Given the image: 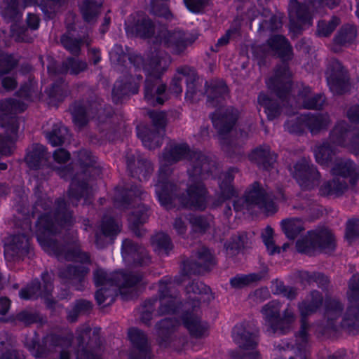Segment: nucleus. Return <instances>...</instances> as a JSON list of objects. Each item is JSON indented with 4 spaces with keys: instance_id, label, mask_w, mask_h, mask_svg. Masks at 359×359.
Instances as JSON below:
<instances>
[{
    "instance_id": "22",
    "label": "nucleus",
    "mask_w": 359,
    "mask_h": 359,
    "mask_svg": "<svg viewBox=\"0 0 359 359\" xmlns=\"http://www.w3.org/2000/svg\"><path fill=\"white\" fill-rule=\"evenodd\" d=\"M66 32L60 36V43L62 46L72 55L78 57L81 53L82 44L89 47L92 40L89 37V29L85 27L83 34H75L76 28L73 24H68Z\"/></svg>"
},
{
    "instance_id": "16",
    "label": "nucleus",
    "mask_w": 359,
    "mask_h": 359,
    "mask_svg": "<svg viewBox=\"0 0 359 359\" xmlns=\"http://www.w3.org/2000/svg\"><path fill=\"white\" fill-rule=\"evenodd\" d=\"M327 81L330 90L337 95H343L349 90V78L341 63L332 60L327 65Z\"/></svg>"
},
{
    "instance_id": "60",
    "label": "nucleus",
    "mask_w": 359,
    "mask_h": 359,
    "mask_svg": "<svg viewBox=\"0 0 359 359\" xmlns=\"http://www.w3.org/2000/svg\"><path fill=\"white\" fill-rule=\"evenodd\" d=\"M118 286L102 287L95 294L97 304L102 307L111 305L118 296Z\"/></svg>"
},
{
    "instance_id": "8",
    "label": "nucleus",
    "mask_w": 359,
    "mask_h": 359,
    "mask_svg": "<svg viewBox=\"0 0 359 359\" xmlns=\"http://www.w3.org/2000/svg\"><path fill=\"white\" fill-rule=\"evenodd\" d=\"M281 304L276 300H272L265 304L261 309L264 319L268 326L266 331L270 334H285L290 331L291 324L294 320L293 311L287 308L283 315L280 313Z\"/></svg>"
},
{
    "instance_id": "4",
    "label": "nucleus",
    "mask_w": 359,
    "mask_h": 359,
    "mask_svg": "<svg viewBox=\"0 0 359 359\" xmlns=\"http://www.w3.org/2000/svg\"><path fill=\"white\" fill-rule=\"evenodd\" d=\"M205 86L208 107L217 108L210 115V117L218 134L220 136L226 135L235 126L238 118V111L233 107L221 109L228 95V88L223 81L205 82Z\"/></svg>"
},
{
    "instance_id": "39",
    "label": "nucleus",
    "mask_w": 359,
    "mask_h": 359,
    "mask_svg": "<svg viewBox=\"0 0 359 359\" xmlns=\"http://www.w3.org/2000/svg\"><path fill=\"white\" fill-rule=\"evenodd\" d=\"M88 272L89 269L84 266L68 264L59 269L58 276L65 284L77 285L82 283Z\"/></svg>"
},
{
    "instance_id": "11",
    "label": "nucleus",
    "mask_w": 359,
    "mask_h": 359,
    "mask_svg": "<svg viewBox=\"0 0 359 359\" xmlns=\"http://www.w3.org/2000/svg\"><path fill=\"white\" fill-rule=\"evenodd\" d=\"M78 348L76 359H102L97 353L102 341L100 336V329L92 330L90 327L82 330L76 337Z\"/></svg>"
},
{
    "instance_id": "14",
    "label": "nucleus",
    "mask_w": 359,
    "mask_h": 359,
    "mask_svg": "<svg viewBox=\"0 0 359 359\" xmlns=\"http://www.w3.org/2000/svg\"><path fill=\"white\" fill-rule=\"evenodd\" d=\"M245 194L251 208L256 206L271 214L277 211V207L273 201L274 195L268 188H264L259 182H255Z\"/></svg>"
},
{
    "instance_id": "5",
    "label": "nucleus",
    "mask_w": 359,
    "mask_h": 359,
    "mask_svg": "<svg viewBox=\"0 0 359 359\" xmlns=\"http://www.w3.org/2000/svg\"><path fill=\"white\" fill-rule=\"evenodd\" d=\"M162 158L165 164L159 170V180L158 182H167L165 180L171 172L169 165L184 159L189 161L188 169L194 168L196 163L195 159L198 162L199 168H204L205 165L208 167L210 165V163H213V164L218 163L214 156L206 155L201 151H191L188 144L177 143L175 141H170L164 148Z\"/></svg>"
},
{
    "instance_id": "18",
    "label": "nucleus",
    "mask_w": 359,
    "mask_h": 359,
    "mask_svg": "<svg viewBox=\"0 0 359 359\" xmlns=\"http://www.w3.org/2000/svg\"><path fill=\"white\" fill-rule=\"evenodd\" d=\"M167 86L160 75H147L144 81V98L153 107L163 105L168 100Z\"/></svg>"
},
{
    "instance_id": "31",
    "label": "nucleus",
    "mask_w": 359,
    "mask_h": 359,
    "mask_svg": "<svg viewBox=\"0 0 359 359\" xmlns=\"http://www.w3.org/2000/svg\"><path fill=\"white\" fill-rule=\"evenodd\" d=\"M120 231L118 222L111 217L104 216L100 224V233L95 235L97 248H103L109 243H111Z\"/></svg>"
},
{
    "instance_id": "56",
    "label": "nucleus",
    "mask_w": 359,
    "mask_h": 359,
    "mask_svg": "<svg viewBox=\"0 0 359 359\" xmlns=\"http://www.w3.org/2000/svg\"><path fill=\"white\" fill-rule=\"evenodd\" d=\"M73 121L79 127L85 126L90 118L83 99L74 102L69 107Z\"/></svg>"
},
{
    "instance_id": "36",
    "label": "nucleus",
    "mask_w": 359,
    "mask_h": 359,
    "mask_svg": "<svg viewBox=\"0 0 359 359\" xmlns=\"http://www.w3.org/2000/svg\"><path fill=\"white\" fill-rule=\"evenodd\" d=\"M77 158L81 170L80 173L83 174L86 182H88L90 178L101 174V168L96 165V157L92 155L91 151L86 149L80 150L77 153Z\"/></svg>"
},
{
    "instance_id": "6",
    "label": "nucleus",
    "mask_w": 359,
    "mask_h": 359,
    "mask_svg": "<svg viewBox=\"0 0 359 359\" xmlns=\"http://www.w3.org/2000/svg\"><path fill=\"white\" fill-rule=\"evenodd\" d=\"M26 108L23 102L14 98L0 101V126L5 128V134H0V156L13 154L18 137L19 118L16 114Z\"/></svg>"
},
{
    "instance_id": "48",
    "label": "nucleus",
    "mask_w": 359,
    "mask_h": 359,
    "mask_svg": "<svg viewBox=\"0 0 359 359\" xmlns=\"http://www.w3.org/2000/svg\"><path fill=\"white\" fill-rule=\"evenodd\" d=\"M299 278L302 283L309 285L316 283V285L323 291H328L332 287L330 278L322 272L302 271L299 275Z\"/></svg>"
},
{
    "instance_id": "28",
    "label": "nucleus",
    "mask_w": 359,
    "mask_h": 359,
    "mask_svg": "<svg viewBox=\"0 0 359 359\" xmlns=\"http://www.w3.org/2000/svg\"><path fill=\"white\" fill-rule=\"evenodd\" d=\"M277 156L269 145L263 144L252 149L248 157L259 169L269 171L274 168Z\"/></svg>"
},
{
    "instance_id": "25",
    "label": "nucleus",
    "mask_w": 359,
    "mask_h": 359,
    "mask_svg": "<svg viewBox=\"0 0 359 359\" xmlns=\"http://www.w3.org/2000/svg\"><path fill=\"white\" fill-rule=\"evenodd\" d=\"M344 310V304L339 299L326 297L324 302V318L326 324L324 327V332H337L339 327L338 320L341 317Z\"/></svg>"
},
{
    "instance_id": "63",
    "label": "nucleus",
    "mask_w": 359,
    "mask_h": 359,
    "mask_svg": "<svg viewBox=\"0 0 359 359\" xmlns=\"http://www.w3.org/2000/svg\"><path fill=\"white\" fill-rule=\"evenodd\" d=\"M182 72L185 74L184 82L187 84L186 98L194 100L197 93L198 76L194 69L184 67Z\"/></svg>"
},
{
    "instance_id": "1",
    "label": "nucleus",
    "mask_w": 359,
    "mask_h": 359,
    "mask_svg": "<svg viewBox=\"0 0 359 359\" xmlns=\"http://www.w3.org/2000/svg\"><path fill=\"white\" fill-rule=\"evenodd\" d=\"M74 222L73 212L68 208L65 200L57 198L53 217L50 213H46L41 215L36 222L37 241L45 250L53 252L58 259L90 263V255L81 250L76 240L63 245L51 237L59 231V227L69 228Z\"/></svg>"
},
{
    "instance_id": "9",
    "label": "nucleus",
    "mask_w": 359,
    "mask_h": 359,
    "mask_svg": "<svg viewBox=\"0 0 359 359\" xmlns=\"http://www.w3.org/2000/svg\"><path fill=\"white\" fill-rule=\"evenodd\" d=\"M297 251L310 256L316 251L331 253L335 250L336 242L334 235L327 228L316 229L309 232V236L296 243Z\"/></svg>"
},
{
    "instance_id": "2",
    "label": "nucleus",
    "mask_w": 359,
    "mask_h": 359,
    "mask_svg": "<svg viewBox=\"0 0 359 359\" xmlns=\"http://www.w3.org/2000/svg\"><path fill=\"white\" fill-rule=\"evenodd\" d=\"M192 169H188L189 185L185 193H180L179 187L170 182H158L156 187V194L161 205L166 209L175 207V201L178 199L180 204L185 208L195 210H204L207 207L208 191L203 183L210 177L215 178L220 173L219 163L210 165H205L204 168L198 167V162Z\"/></svg>"
},
{
    "instance_id": "64",
    "label": "nucleus",
    "mask_w": 359,
    "mask_h": 359,
    "mask_svg": "<svg viewBox=\"0 0 359 359\" xmlns=\"http://www.w3.org/2000/svg\"><path fill=\"white\" fill-rule=\"evenodd\" d=\"M68 92L67 83L62 77L58 78L50 86L47 90V94L54 101H62L67 96Z\"/></svg>"
},
{
    "instance_id": "23",
    "label": "nucleus",
    "mask_w": 359,
    "mask_h": 359,
    "mask_svg": "<svg viewBox=\"0 0 359 359\" xmlns=\"http://www.w3.org/2000/svg\"><path fill=\"white\" fill-rule=\"evenodd\" d=\"M131 18L132 21L125 23V29L128 36L146 39L154 35L155 25L148 16L137 14Z\"/></svg>"
},
{
    "instance_id": "62",
    "label": "nucleus",
    "mask_w": 359,
    "mask_h": 359,
    "mask_svg": "<svg viewBox=\"0 0 359 359\" xmlns=\"http://www.w3.org/2000/svg\"><path fill=\"white\" fill-rule=\"evenodd\" d=\"M281 226L285 236L290 240H294L304 229L302 220L299 218L283 219Z\"/></svg>"
},
{
    "instance_id": "55",
    "label": "nucleus",
    "mask_w": 359,
    "mask_h": 359,
    "mask_svg": "<svg viewBox=\"0 0 359 359\" xmlns=\"http://www.w3.org/2000/svg\"><path fill=\"white\" fill-rule=\"evenodd\" d=\"M336 152V147L328 140L323 141L321 144L316 145L314 149L316 160L321 165H327L331 163Z\"/></svg>"
},
{
    "instance_id": "21",
    "label": "nucleus",
    "mask_w": 359,
    "mask_h": 359,
    "mask_svg": "<svg viewBox=\"0 0 359 359\" xmlns=\"http://www.w3.org/2000/svg\"><path fill=\"white\" fill-rule=\"evenodd\" d=\"M231 336L239 348L254 350L258 344L259 330L252 323L243 322L233 328Z\"/></svg>"
},
{
    "instance_id": "58",
    "label": "nucleus",
    "mask_w": 359,
    "mask_h": 359,
    "mask_svg": "<svg viewBox=\"0 0 359 359\" xmlns=\"http://www.w3.org/2000/svg\"><path fill=\"white\" fill-rule=\"evenodd\" d=\"M348 133V124L345 121L338 122L330 131L328 141L333 145L346 147L348 148L350 144V142L348 144L346 143Z\"/></svg>"
},
{
    "instance_id": "46",
    "label": "nucleus",
    "mask_w": 359,
    "mask_h": 359,
    "mask_svg": "<svg viewBox=\"0 0 359 359\" xmlns=\"http://www.w3.org/2000/svg\"><path fill=\"white\" fill-rule=\"evenodd\" d=\"M183 324L190 334L196 338L203 336L207 327L201 322L200 317L193 311H186L182 317Z\"/></svg>"
},
{
    "instance_id": "57",
    "label": "nucleus",
    "mask_w": 359,
    "mask_h": 359,
    "mask_svg": "<svg viewBox=\"0 0 359 359\" xmlns=\"http://www.w3.org/2000/svg\"><path fill=\"white\" fill-rule=\"evenodd\" d=\"M357 36V29L353 25L346 24L341 27L334 37V43L346 46L354 42Z\"/></svg>"
},
{
    "instance_id": "12",
    "label": "nucleus",
    "mask_w": 359,
    "mask_h": 359,
    "mask_svg": "<svg viewBox=\"0 0 359 359\" xmlns=\"http://www.w3.org/2000/svg\"><path fill=\"white\" fill-rule=\"evenodd\" d=\"M158 36L161 39L156 38V41L163 42L172 54L177 55L184 54L187 47L192 45L197 39V36L180 29L161 31Z\"/></svg>"
},
{
    "instance_id": "3",
    "label": "nucleus",
    "mask_w": 359,
    "mask_h": 359,
    "mask_svg": "<svg viewBox=\"0 0 359 359\" xmlns=\"http://www.w3.org/2000/svg\"><path fill=\"white\" fill-rule=\"evenodd\" d=\"M271 54L281 62L274 69V75L266 81L269 89L283 102L287 100L292 89V73L288 62L292 59V47L282 35H273L267 40Z\"/></svg>"
},
{
    "instance_id": "15",
    "label": "nucleus",
    "mask_w": 359,
    "mask_h": 359,
    "mask_svg": "<svg viewBox=\"0 0 359 359\" xmlns=\"http://www.w3.org/2000/svg\"><path fill=\"white\" fill-rule=\"evenodd\" d=\"M43 287L38 280H33L26 287L22 288L19 292L20 298L23 299H36L38 297L50 296L53 290V275L47 271L41 274ZM46 303L48 307H53L55 302L46 298Z\"/></svg>"
},
{
    "instance_id": "33",
    "label": "nucleus",
    "mask_w": 359,
    "mask_h": 359,
    "mask_svg": "<svg viewBox=\"0 0 359 359\" xmlns=\"http://www.w3.org/2000/svg\"><path fill=\"white\" fill-rule=\"evenodd\" d=\"M4 6L0 13L6 22H14L11 26V31L14 35L15 33L20 34H25L27 28L19 27L18 29L17 22L22 19V13L20 8L19 0H4Z\"/></svg>"
},
{
    "instance_id": "50",
    "label": "nucleus",
    "mask_w": 359,
    "mask_h": 359,
    "mask_svg": "<svg viewBox=\"0 0 359 359\" xmlns=\"http://www.w3.org/2000/svg\"><path fill=\"white\" fill-rule=\"evenodd\" d=\"M348 189V184L344 179L334 177L323 183L320 188V193L324 196L337 198L342 196Z\"/></svg>"
},
{
    "instance_id": "20",
    "label": "nucleus",
    "mask_w": 359,
    "mask_h": 359,
    "mask_svg": "<svg viewBox=\"0 0 359 359\" xmlns=\"http://www.w3.org/2000/svg\"><path fill=\"white\" fill-rule=\"evenodd\" d=\"M121 255L125 262L135 266H147L151 263V257L144 246L129 238L122 242Z\"/></svg>"
},
{
    "instance_id": "47",
    "label": "nucleus",
    "mask_w": 359,
    "mask_h": 359,
    "mask_svg": "<svg viewBox=\"0 0 359 359\" xmlns=\"http://www.w3.org/2000/svg\"><path fill=\"white\" fill-rule=\"evenodd\" d=\"M306 128L309 130L312 135H316L322 130H325L330 125L331 121L328 114H308L304 115Z\"/></svg>"
},
{
    "instance_id": "52",
    "label": "nucleus",
    "mask_w": 359,
    "mask_h": 359,
    "mask_svg": "<svg viewBox=\"0 0 359 359\" xmlns=\"http://www.w3.org/2000/svg\"><path fill=\"white\" fill-rule=\"evenodd\" d=\"M83 99L88 108L87 111H88L90 118L96 116L98 118L100 115L107 112V107H111L110 106H107L104 100L92 91H89L88 95L83 97Z\"/></svg>"
},
{
    "instance_id": "53",
    "label": "nucleus",
    "mask_w": 359,
    "mask_h": 359,
    "mask_svg": "<svg viewBox=\"0 0 359 359\" xmlns=\"http://www.w3.org/2000/svg\"><path fill=\"white\" fill-rule=\"evenodd\" d=\"M69 129L61 123L54 124L51 130L46 133V137L53 147L64 144L69 140Z\"/></svg>"
},
{
    "instance_id": "35",
    "label": "nucleus",
    "mask_w": 359,
    "mask_h": 359,
    "mask_svg": "<svg viewBox=\"0 0 359 359\" xmlns=\"http://www.w3.org/2000/svg\"><path fill=\"white\" fill-rule=\"evenodd\" d=\"M124 79L118 80L112 89V99L116 104L122 102V100L131 94H136L139 90V84L133 79L131 73L126 74Z\"/></svg>"
},
{
    "instance_id": "27",
    "label": "nucleus",
    "mask_w": 359,
    "mask_h": 359,
    "mask_svg": "<svg viewBox=\"0 0 359 359\" xmlns=\"http://www.w3.org/2000/svg\"><path fill=\"white\" fill-rule=\"evenodd\" d=\"M307 324L302 323V327L295 334L294 344L290 346L287 344V350L283 347H279V350H283L285 352V356L287 359H307L309 348V334L306 332Z\"/></svg>"
},
{
    "instance_id": "13",
    "label": "nucleus",
    "mask_w": 359,
    "mask_h": 359,
    "mask_svg": "<svg viewBox=\"0 0 359 359\" xmlns=\"http://www.w3.org/2000/svg\"><path fill=\"white\" fill-rule=\"evenodd\" d=\"M215 264L210 250L204 246L199 248L190 257L184 259L180 264L183 272L190 278L199 276L210 270Z\"/></svg>"
},
{
    "instance_id": "7",
    "label": "nucleus",
    "mask_w": 359,
    "mask_h": 359,
    "mask_svg": "<svg viewBox=\"0 0 359 359\" xmlns=\"http://www.w3.org/2000/svg\"><path fill=\"white\" fill-rule=\"evenodd\" d=\"M57 175L65 180L72 179L69 188L67 191L68 201L73 206L76 207L79 202L83 199V205H90L93 201L92 187L83 177V174L76 172L74 174L72 167L67 166L55 167L50 166Z\"/></svg>"
},
{
    "instance_id": "10",
    "label": "nucleus",
    "mask_w": 359,
    "mask_h": 359,
    "mask_svg": "<svg viewBox=\"0 0 359 359\" xmlns=\"http://www.w3.org/2000/svg\"><path fill=\"white\" fill-rule=\"evenodd\" d=\"M95 285L102 287L118 286L119 289L132 287L142 280V274L137 272L125 273L116 271L107 273L104 269L97 268L93 271Z\"/></svg>"
},
{
    "instance_id": "59",
    "label": "nucleus",
    "mask_w": 359,
    "mask_h": 359,
    "mask_svg": "<svg viewBox=\"0 0 359 359\" xmlns=\"http://www.w3.org/2000/svg\"><path fill=\"white\" fill-rule=\"evenodd\" d=\"M357 167L353 161L348 158H338L332 168V172L335 176L344 178L356 175Z\"/></svg>"
},
{
    "instance_id": "45",
    "label": "nucleus",
    "mask_w": 359,
    "mask_h": 359,
    "mask_svg": "<svg viewBox=\"0 0 359 359\" xmlns=\"http://www.w3.org/2000/svg\"><path fill=\"white\" fill-rule=\"evenodd\" d=\"M268 266L262 264L260 271L248 275L236 276L230 280V284L233 288L241 289L265 279L268 276Z\"/></svg>"
},
{
    "instance_id": "24",
    "label": "nucleus",
    "mask_w": 359,
    "mask_h": 359,
    "mask_svg": "<svg viewBox=\"0 0 359 359\" xmlns=\"http://www.w3.org/2000/svg\"><path fill=\"white\" fill-rule=\"evenodd\" d=\"M128 336L133 345V350L130 353V359H151L148 338L142 330L131 327L128 330Z\"/></svg>"
},
{
    "instance_id": "49",
    "label": "nucleus",
    "mask_w": 359,
    "mask_h": 359,
    "mask_svg": "<svg viewBox=\"0 0 359 359\" xmlns=\"http://www.w3.org/2000/svg\"><path fill=\"white\" fill-rule=\"evenodd\" d=\"M185 292L188 295V302L191 304L193 311H195L196 308H199L201 300L198 297H191V294L198 295L208 294L211 292V289L203 282L194 279L187 285Z\"/></svg>"
},
{
    "instance_id": "29",
    "label": "nucleus",
    "mask_w": 359,
    "mask_h": 359,
    "mask_svg": "<svg viewBox=\"0 0 359 359\" xmlns=\"http://www.w3.org/2000/svg\"><path fill=\"white\" fill-rule=\"evenodd\" d=\"M238 171L237 168L231 167L224 175V178L219 184V193L217 198L213 201L212 206L219 207L225 201L238 196V192L232 184L234 174Z\"/></svg>"
},
{
    "instance_id": "34",
    "label": "nucleus",
    "mask_w": 359,
    "mask_h": 359,
    "mask_svg": "<svg viewBox=\"0 0 359 359\" xmlns=\"http://www.w3.org/2000/svg\"><path fill=\"white\" fill-rule=\"evenodd\" d=\"M290 22L297 30L302 29L300 24H306L311 19L310 6L306 3H299L297 0H291L289 7Z\"/></svg>"
},
{
    "instance_id": "51",
    "label": "nucleus",
    "mask_w": 359,
    "mask_h": 359,
    "mask_svg": "<svg viewBox=\"0 0 359 359\" xmlns=\"http://www.w3.org/2000/svg\"><path fill=\"white\" fill-rule=\"evenodd\" d=\"M259 104L264 109V112L269 121L277 118L282 112V106L280 102L268 95L260 93L257 97Z\"/></svg>"
},
{
    "instance_id": "43",
    "label": "nucleus",
    "mask_w": 359,
    "mask_h": 359,
    "mask_svg": "<svg viewBox=\"0 0 359 359\" xmlns=\"http://www.w3.org/2000/svg\"><path fill=\"white\" fill-rule=\"evenodd\" d=\"M145 192L136 185L124 187L114 197L115 205L118 208H129L134 198H144Z\"/></svg>"
},
{
    "instance_id": "41",
    "label": "nucleus",
    "mask_w": 359,
    "mask_h": 359,
    "mask_svg": "<svg viewBox=\"0 0 359 359\" xmlns=\"http://www.w3.org/2000/svg\"><path fill=\"white\" fill-rule=\"evenodd\" d=\"M178 325V320L174 317L165 318L155 325L158 341L161 346H168L170 337Z\"/></svg>"
},
{
    "instance_id": "54",
    "label": "nucleus",
    "mask_w": 359,
    "mask_h": 359,
    "mask_svg": "<svg viewBox=\"0 0 359 359\" xmlns=\"http://www.w3.org/2000/svg\"><path fill=\"white\" fill-rule=\"evenodd\" d=\"M137 135L146 147L154 149L161 145L164 133L149 127H144Z\"/></svg>"
},
{
    "instance_id": "42",
    "label": "nucleus",
    "mask_w": 359,
    "mask_h": 359,
    "mask_svg": "<svg viewBox=\"0 0 359 359\" xmlns=\"http://www.w3.org/2000/svg\"><path fill=\"white\" fill-rule=\"evenodd\" d=\"M339 327L350 334L359 333V305L348 304Z\"/></svg>"
},
{
    "instance_id": "61",
    "label": "nucleus",
    "mask_w": 359,
    "mask_h": 359,
    "mask_svg": "<svg viewBox=\"0 0 359 359\" xmlns=\"http://www.w3.org/2000/svg\"><path fill=\"white\" fill-rule=\"evenodd\" d=\"M250 242L246 232L243 231L233 235L229 241L225 244L227 251L232 255L238 254L241 250L249 248Z\"/></svg>"
},
{
    "instance_id": "19",
    "label": "nucleus",
    "mask_w": 359,
    "mask_h": 359,
    "mask_svg": "<svg viewBox=\"0 0 359 359\" xmlns=\"http://www.w3.org/2000/svg\"><path fill=\"white\" fill-rule=\"evenodd\" d=\"M28 233L13 235L4 245V255L8 261L33 256Z\"/></svg>"
},
{
    "instance_id": "30",
    "label": "nucleus",
    "mask_w": 359,
    "mask_h": 359,
    "mask_svg": "<svg viewBox=\"0 0 359 359\" xmlns=\"http://www.w3.org/2000/svg\"><path fill=\"white\" fill-rule=\"evenodd\" d=\"M282 18L280 15H275L267 8H262L251 20V25L258 26L259 32H272L281 28Z\"/></svg>"
},
{
    "instance_id": "37",
    "label": "nucleus",
    "mask_w": 359,
    "mask_h": 359,
    "mask_svg": "<svg viewBox=\"0 0 359 359\" xmlns=\"http://www.w3.org/2000/svg\"><path fill=\"white\" fill-rule=\"evenodd\" d=\"M118 118L114 115L111 107L107 108V112L97 118V127L102 137L109 141L113 140L118 130Z\"/></svg>"
},
{
    "instance_id": "44",
    "label": "nucleus",
    "mask_w": 359,
    "mask_h": 359,
    "mask_svg": "<svg viewBox=\"0 0 359 359\" xmlns=\"http://www.w3.org/2000/svg\"><path fill=\"white\" fill-rule=\"evenodd\" d=\"M79 7L83 20L94 24L100 14L102 2L100 0H79Z\"/></svg>"
},
{
    "instance_id": "40",
    "label": "nucleus",
    "mask_w": 359,
    "mask_h": 359,
    "mask_svg": "<svg viewBox=\"0 0 359 359\" xmlns=\"http://www.w3.org/2000/svg\"><path fill=\"white\" fill-rule=\"evenodd\" d=\"M163 53L157 47L151 48L146 60L145 72L147 75H160L166 69V61Z\"/></svg>"
},
{
    "instance_id": "26",
    "label": "nucleus",
    "mask_w": 359,
    "mask_h": 359,
    "mask_svg": "<svg viewBox=\"0 0 359 359\" xmlns=\"http://www.w3.org/2000/svg\"><path fill=\"white\" fill-rule=\"evenodd\" d=\"M126 161L130 175L140 181L146 180L154 170L151 163L139 154L135 155L128 152L126 155Z\"/></svg>"
},
{
    "instance_id": "38",
    "label": "nucleus",
    "mask_w": 359,
    "mask_h": 359,
    "mask_svg": "<svg viewBox=\"0 0 359 359\" xmlns=\"http://www.w3.org/2000/svg\"><path fill=\"white\" fill-rule=\"evenodd\" d=\"M149 207L143 203H140L131 212L128 218L129 226L133 233L138 238L142 237L146 230L141 228L149 218Z\"/></svg>"
},
{
    "instance_id": "32",
    "label": "nucleus",
    "mask_w": 359,
    "mask_h": 359,
    "mask_svg": "<svg viewBox=\"0 0 359 359\" xmlns=\"http://www.w3.org/2000/svg\"><path fill=\"white\" fill-rule=\"evenodd\" d=\"M50 154L46 148L40 144H33L27 149L25 161L31 169L38 170L44 166L50 167L51 163L48 162Z\"/></svg>"
},
{
    "instance_id": "17",
    "label": "nucleus",
    "mask_w": 359,
    "mask_h": 359,
    "mask_svg": "<svg viewBox=\"0 0 359 359\" xmlns=\"http://www.w3.org/2000/svg\"><path fill=\"white\" fill-rule=\"evenodd\" d=\"M292 176L303 189L311 190L318 186L320 174L317 168L302 158L294 165Z\"/></svg>"
}]
</instances>
